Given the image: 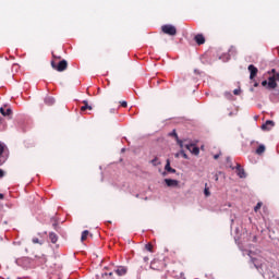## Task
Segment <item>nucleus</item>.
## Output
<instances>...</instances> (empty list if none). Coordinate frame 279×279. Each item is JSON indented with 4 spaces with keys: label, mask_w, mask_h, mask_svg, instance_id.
Here are the masks:
<instances>
[{
    "label": "nucleus",
    "mask_w": 279,
    "mask_h": 279,
    "mask_svg": "<svg viewBox=\"0 0 279 279\" xmlns=\"http://www.w3.org/2000/svg\"><path fill=\"white\" fill-rule=\"evenodd\" d=\"M279 82V73L274 74L272 76L268 77V90H274L275 88H278Z\"/></svg>",
    "instance_id": "obj_1"
},
{
    "label": "nucleus",
    "mask_w": 279,
    "mask_h": 279,
    "mask_svg": "<svg viewBox=\"0 0 279 279\" xmlns=\"http://www.w3.org/2000/svg\"><path fill=\"white\" fill-rule=\"evenodd\" d=\"M161 31L163 32V34H167L168 36H175V34H178V29L175 28V26L171 24L163 25L161 27Z\"/></svg>",
    "instance_id": "obj_2"
},
{
    "label": "nucleus",
    "mask_w": 279,
    "mask_h": 279,
    "mask_svg": "<svg viewBox=\"0 0 279 279\" xmlns=\"http://www.w3.org/2000/svg\"><path fill=\"white\" fill-rule=\"evenodd\" d=\"M185 149L194 154V156H199V147L195 146V144H185Z\"/></svg>",
    "instance_id": "obj_3"
},
{
    "label": "nucleus",
    "mask_w": 279,
    "mask_h": 279,
    "mask_svg": "<svg viewBox=\"0 0 279 279\" xmlns=\"http://www.w3.org/2000/svg\"><path fill=\"white\" fill-rule=\"evenodd\" d=\"M165 182L167 186H170L171 189H178V186H180V181L178 180L165 179Z\"/></svg>",
    "instance_id": "obj_4"
},
{
    "label": "nucleus",
    "mask_w": 279,
    "mask_h": 279,
    "mask_svg": "<svg viewBox=\"0 0 279 279\" xmlns=\"http://www.w3.org/2000/svg\"><path fill=\"white\" fill-rule=\"evenodd\" d=\"M250 71V80H254L256 75H258V68L254 66V64L248 65Z\"/></svg>",
    "instance_id": "obj_5"
},
{
    "label": "nucleus",
    "mask_w": 279,
    "mask_h": 279,
    "mask_svg": "<svg viewBox=\"0 0 279 279\" xmlns=\"http://www.w3.org/2000/svg\"><path fill=\"white\" fill-rule=\"evenodd\" d=\"M66 66H69V63L66 62V60H62L57 65V71L59 72L66 71Z\"/></svg>",
    "instance_id": "obj_6"
},
{
    "label": "nucleus",
    "mask_w": 279,
    "mask_h": 279,
    "mask_svg": "<svg viewBox=\"0 0 279 279\" xmlns=\"http://www.w3.org/2000/svg\"><path fill=\"white\" fill-rule=\"evenodd\" d=\"M276 125V123L271 120L266 121L265 124L262 125V130H271V128H274Z\"/></svg>",
    "instance_id": "obj_7"
},
{
    "label": "nucleus",
    "mask_w": 279,
    "mask_h": 279,
    "mask_svg": "<svg viewBox=\"0 0 279 279\" xmlns=\"http://www.w3.org/2000/svg\"><path fill=\"white\" fill-rule=\"evenodd\" d=\"M235 169L238 171L239 178H246L245 170L243 168H241L240 163H236Z\"/></svg>",
    "instance_id": "obj_8"
},
{
    "label": "nucleus",
    "mask_w": 279,
    "mask_h": 279,
    "mask_svg": "<svg viewBox=\"0 0 279 279\" xmlns=\"http://www.w3.org/2000/svg\"><path fill=\"white\" fill-rule=\"evenodd\" d=\"M116 274H118L119 276H125L128 274V268H125L124 266H119L116 269Z\"/></svg>",
    "instance_id": "obj_9"
},
{
    "label": "nucleus",
    "mask_w": 279,
    "mask_h": 279,
    "mask_svg": "<svg viewBox=\"0 0 279 279\" xmlns=\"http://www.w3.org/2000/svg\"><path fill=\"white\" fill-rule=\"evenodd\" d=\"M195 40H196L197 45H204V43H206V38H204V35H202V34L196 35Z\"/></svg>",
    "instance_id": "obj_10"
},
{
    "label": "nucleus",
    "mask_w": 279,
    "mask_h": 279,
    "mask_svg": "<svg viewBox=\"0 0 279 279\" xmlns=\"http://www.w3.org/2000/svg\"><path fill=\"white\" fill-rule=\"evenodd\" d=\"M44 101L46 106H53L56 104V99L51 96L46 97Z\"/></svg>",
    "instance_id": "obj_11"
},
{
    "label": "nucleus",
    "mask_w": 279,
    "mask_h": 279,
    "mask_svg": "<svg viewBox=\"0 0 279 279\" xmlns=\"http://www.w3.org/2000/svg\"><path fill=\"white\" fill-rule=\"evenodd\" d=\"M0 112L2 117H10L12 114V109L8 108L7 111L3 107L0 108Z\"/></svg>",
    "instance_id": "obj_12"
},
{
    "label": "nucleus",
    "mask_w": 279,
    "mask_h": 279,
    "mask_svg": "<svg viewBox=\"0 0 279 279\" xmlns=\"http://www.w3.org/2000/svg\"><path fill=\"white\" fill-rule=\"evenodd\" d=\"M166 171H168L169 173H175V169L171 168V161L169 159H167V163L165 166Z\"/></svg>",
    "instance_id": "obj_13"
},
{
    "label": "nucleus",
    "mask_w": 279,
    "mask_h": 279,
    "mask_svg": "<svg viewBox=\"0 0 279 279\" xmlns=\"http://www.w3.org/2000/svg\"><path fill=\"white\" fill-rule=\"evenodd\" d=\"M265 149H266L265 145L260 144L256 149L257 156H263V154H265Z\"/></svg>",
    "instance_id": "obj_14"
},
{
    "label": "nucleus",
    "mask_w": 279,
    "mask_h": 279,
    "mask_svg": "<svg viewBox=\"0 0 279 279\" xmlns=\"http://www.w3.org/2000/svg\"><path fill=\"white\" fill-rule=\"evenodd\" d=\"M83 104L84 106L81 107L82 112H84L85 110H93V107L88 105V100H84Z\"/></svg>",
    "instance_id": "obj_15"
},
{
    "label": "nucleus",
    "mask_w": 279,
    "mask_h": 279,
    "mask_svg": "<svg viewBox=\"0 0 279 279\" xmlns=\"http://www.w3.org/2000/svg\"><path fill=\"white\" fill-rule=\"evenodd\" d=\"M49 239H50L51 243H58V235L56 233L50 232Z\"/></svg>",
    "instance_id": "obj_16"
},
{
    "label": "nucleus",
    "mask_w": 279,
    "mask_h": 279,
    "mask_svg": "<svg viewBox=\"0 0 279 279\" xmlns=\"http://www.w3.org/2000/svg\"><path fill=\"white\" fill-rule=\"evenodd\" d=\"M177 143H178V145L181 147V149H182L183 147H186V146H185L186 144H184V143H186V140H183V141H182V140L179 138V140H177Z\"/></svg>",
    "instance_id": "obj_17"
},
{
    "label": "nucleus",
    "mask_w": 279,
    "mask_h": 279,
    "mask_svg": "<svg viewBox=\"0 0 279 279\" xmlns=\"http://www.w3.org/2000/svg\"><path fill=\"white\" fill-rule=\"evenodd\" d=\"M219 175H221L222 178H226V174H223V172H218V173H216V174L214 175V180H215L216 182H219Z\"/></svg>",
    "instance_id": "obj_18"
},
{
    "label": "nucleus",
    "mask_w": 279,
    "mask_h": 279,
    "mask_svg": "<svg viewBox=\"0 0 279 279\" xmlns=\"http://www.w3.org/2000/svg\"><path fill=\"white\" fill-rule=\"evenodd\" d=\"M87 238H88V230H85L82 233L81 241H86Z\"/></svg>",
    "instance_id": "obj_19"
},
{
    "label": "nucleus",
    "mask_w": 279,
    "mask_h": 279,
    "mask_svg": "<svg viewBox=\"0 0 279 279\" xmlns=\"http://www.w3.org/2000/svg\"><path fill=\"white\" fill-rule=\"evenodd\" d=\"M3 149H5V146H3V144L0 143V156H2ZM1 165H3V161L0 160V166Z\"/></svg>",
    "instance_id": "obj_20"
},
{
    "label": "nucleus",
    "mask_w": 279,
    "mask_h": 279,
    "mask_svg": "<svg viewBox=\"0 0 279 279\" xmlns=\"http://www.w3.org/2000/svg\"><path fill=\"white\" fill-rule=\"evenodd\" d=\"M150 162L154 167H158V165H160V162L158 161V158L153 159Z\"/></svg>",
    "instance_id": "obj_21"
},
{
    "label": "nucleus",
    "mask_w": 279,
    "mask_h": 279,
    "mask_svg": "<svg viewBox=\"0 0 279 279\" xmlns=\"http://www.w3.org/2000/svg\"><path fill=\"white\" fill-rule=\"evenodd\" d=\"M263 206V203H257V205L254 207L255 213H258Z\"/></svg>",
    "instance_id": "obj_22"
},
{
    "label": "nucleus",
    "mask_w": 279,
    "mask_h": 279,
    "mask_svg": "<svg viewBox=\"0 0 279 279\" xmlns=\"http://www.w3.org/2000/svg\"><path fill=\"white\" fill-rule=\"evenodd\" d=\"M262 86L266 87L269 90V82L268 81H263Z\"/></svg>",
    "instance_id": "obj_23"
},
{
    "label": "nucleus",
    "mask_w": 279,
    "mask_h": 279,
    "mask_svg": "<svg viewBox=\"0 0 279 279\" xmlns=\"http://www.w3.org/2000/svg\"><path fill=\"white\" fill-rule=\"evenodd\" d=\"M204 193L206 197H210V191L208 190V187H205Z\"/></svg>",
    "instance_id": "obj_24"
},
{
    "label": "nucleus",
    "mask_w": 279,
    "mask_h": 279,
    "mask_svg": "<svg viewBox=\"0 0 279 279\" xmlns=\"http://www.w3.org/2000/svg\"><path fill=\"white\" fill-rule=\"evenodd\" d=\"M153 245L151 244H146L145 245V250H147L148 252H153L151 250H153Z\"/></svg>",
    "instance_id": "obj_25"
},
{
    "label": "nucleus",
    "mask_w": 279,
    "mask_h": 279,
    "mask_svg": "<svg viewBox=\"0 0 279 279\" xmlns=\"http://www.w3.org/2000/svg\"><path fill=\"white\" fill-rule=\"evenodd\" d=\"M170 136H174L175 141H178L180 137H178V133L175 132V130L170 133Z\"/></svg>",
    "instance_id": "obj_26"
},
{
    "label": "nucleus",
    "mask_w": 279,
    "mask_h": 279,
    "mask_svg": "<svg viewBox=\"0 0 279 279\" xmlns=\"http://www.w3.org/2000/svg\"><path fill=\"white\" fill-rule=\"evenodd\" d=\"M180 154L183 156V158H185V160L189 158L186 153H184V149H181Z\"/></svg>",
    "instance_id": "obj_27"
},
{
    "label": "nucleus",
    "mask_w": 279,
    "mask_h": 279,
    "mask_svg": "<svg viewBox=\"0 0 279 279\" xmlns=\"http://www.w3.org/2000/svg\"><path fill=\"white\" fill-rule=\"evenodd\" d=\"M227 162H228L230 169H234V167H232L230 157H227Z\"/></svg>",
    "instance_id": "obj_28"
},
{
    "label": "nucleus",
    "mask_w": 279,
    "mask_h": 279,
    "mask_svg": "<svg viewBox=\"0 0 279 279\" xmlns=\"http://www.w3.org/2000/svg\"><path fill=\"white\" fill-rule=\"evenodd\" d=\"M33 243H39V245H43V242H40V240H38V238H34Z\"/></svg>",
    "instance_id": "obj_29"
},
{
    "label": "nucleus",
    "mask_w": 279,
    "mask_h": 279,
    "mask_svg": "<svg viewBox=\"0 0 279 279\" xmlns=\"http://www.w3.org/2000/svg\"><path fill=\"white\" fill-rule=\"evenodd\" d=\"M233 95H241V89H234Z\"/></svg>",
    "instance_id": "obj_30"
},
{
    "label": "nucleus",
    "mask_w": 279,
    "mask_h": 279,
    "mask_svg": "<svg viewBox=\"0 0 279 279\" xmlns=\"http://www.w3.org/2000/svg\"><path fill=\"white\" fill-rule=\"evenodd\" d=\"M121 107H122V108H128V101H122V102H121Z\"/></svg>",
    "instance_id": "obj_31"
},
{
    "label": "nucleus",
    "mask_w": 279,
    "mask_h": 279,
    "mask_svg": "<svg viewBox=\"0 0 279 279\" xmlns=\"http://www.w3.org/2000/svg\"><path fill=\"white\" fill-rule=\"evenodd\" d=\"M51 66H52V69H56L58 71V65H56V62L52 61Z\"/></svg>",
    "instance_id": "obj_32"
},
{
    "label": "nucleus",
    "mask_w": 279,
    "mask_h": 279,
    "mask_svg": "<svg viewBox=\"0 0 279 279\" xmlns=\"http://www.w3.org/2000/svg\"><path fill=\"white\" fill-rule=\"evenodd\" d=\"M3 175H5V171L0 169V179L3 178Z\"/></svg>",
    "instance_id": "obj_33"
},
{
    "label": "nucleus",
    "mask_w": 279,
    "mask_h": 279,
    "mask_svg": "<svg viewBox=\"0 0 279 279\" xmlns=\"http://www.w3.org/2000/svg\"><path fill=\"white\" fill-rule=\"evenodd\" d=\"M214 159H215V160H218V159H219V155H215V156H214Z\"/></svg>",
    "instance_id": "obj_34"
},
{
    "label": "nucleus",
    "mask_w": 279,
    "mask_h": 279,
    "mask_svg": "<svg viewBox=\"0 0 279 279\" xmlns=\"http://www.w3.org/2000/svg\"><path fill=\"white\" fill-rule=\"evenodd\" d=\"M274 75H276V69H272L271 72Z\"/></svg>",
    "instance_id": "obj_35"
},
{
    "label": "nucleus",
    "mask_w": 279,
    "mask_h": 279,
    "mask_svg": "<svg viewBox=\"0 0 279 279\" xmlns=\"http://www.w3.org/2000/svg\"><path fill=\"white\" fill-rule=\"evenodd\" d=\"M254 87L258 88V83L257 82L254 83Z\"/></svg>",
    "instance_id": "obj_36"
},
{
    "label": "nucleus",
    "mask_w": 279,
    "mask_h": 279,
    "mask_svg": "<svg viewBox=\"0 0 279 279\" xmlns=\"http://www.w3.org/2000/svg\"><path fill=\"white\" fill-rule=\"evenodd\" d=\"M180 154L181 153H177L174 156H175V158H180Z\"/></svg>",
    "instance_id": "obj_37"
},
{
    "label": "nucleus",
    "mask_w": 279,
    "mask_h": 279,
    "mask_svg": "<svg viewBox=\"0 0 279 279\" xmlns=\"http://www.w3.org/2000/svg\"><path fill=\"white\" fill-rule=\"evenodd\" d=\"M234 116V112H229V117H233Z\"/></svg>",
    "instance_id": "obj_38"
},
{
    "label": "nucleus",
    "mask_w": 279,
    "mask_h": 279,
    "mask_svg": "<svg viewBox=\"0 0 279 279\" xmlns=\"http://www.w3.org/2000/svg\"><path fill=\"white\" fill-rule=\"evenodd\" d=\"M0 199H3V194H0Z\"/></svg>",
    "instance_id": "obj_39"
},
{
    "label": "nucleus",
    "mask_w": 279,
    "mask_h": 279,
    "mask_svg": "<svg viewBox=\"0 0 279 279\" xmlns=\"http://www.w3.org/2000/svg\"><path fill=\"white\" fill-rule=\"evenodd\" d=\"M162 175H167V172H163Z\"/></svg>",
    "instance_id": "obj_40"
},
{
    "label": "nucleus",
    "mask_w": 279,
    "mask_h": 279,
    "mask_svg": "<svg viewBox=\"0 0 279 279\" xmlns=\"http://www.w3.org/2000/svg\"><path fill=\"white\" fill-rule=\"evenodd\" d=\"M102 276H108V274L105 272V274H102Z\"/></svg>",
    "instance_id": "obj_41"
},
{
    "label": "nucleus",
    "mask_w": 279,
    "mask_h": 279,
    "mask_svg": "<svg viewBox=\"0 0 279 279\" xmlns=\"http://www.w3.org/2000/svg\"><path fill=\"white\" fill-rule=\"evenodd\" d=\"M108 276H112V272H109Z\"/></svg>",
    "instance_id": "obj_42"
},
{
    "label": "nucleus",
    "mask_w": 279,
    "mask_h": 279,
    "mask_svg": "<svg viewBox=\"0 0 279 279\" xmlns=\"http://www.w3.org/2000/svg\"><path fill=\"white\" fill-rule=\"evenodd\" d=\"M122 151H125V148H122Z\"/></svg>",
    "instance_id": "obj_43"
}]
</instances>
